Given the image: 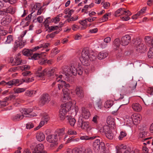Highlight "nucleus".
I'll use <instances>...</instances> for the list:
<instances>
[{
    "mask_svg": "<svg viewBox=\"0 0 153 153\" xmlns=\"http://www.w3.org/2000/svg\"><path fill=\"white\" fill-rule=\"evenodd\" d=\"M22 53L24 55L29 56L32 55L33 51L31 50L25 49L22 51Z\"/></svg>",
    "mask_w": 153,
    "mask_h": 153,
    "instance_id": "nucleus-30",
    "label": "nucleus"
},
{
    "mask_svg": "<svg viewBox=\"0 0 153 153\" xmlns=\"http://www.w3.org/2000/svg\"><path fill=\"white\" fill-rule=\"evenodd\" d=\"M13 41L12 36L10 35L7 36L6 41L5 42V44L10 43Z\"/></svg>",
    "mask_w": 153,
    "mask_h": 153,
    "instance_id": "nucleus-46",
    "label": "nucleus"
},
{
    "mask_svg": "<svg viewBox=\"0 0 153 153\" xmlns=\"http://www.w3.org/2000/svg\"><path fill=\"white\" fill-rule=\"evenodd\" d=\"M7 105L8 103L5 102V101H1L0 100V107H4Z\"/></svg>",
    "mask_w": 153,
    "mask_h": 153,
    "instance_id": "nucleus-61",
    "label": "nucleus"
},
{
    "mask_svg": "<svg viewBox=\"0 0 153 153\" xmlns=\"http://www.w3.org/2000/svg\"><path fill=\"white\" fill-rule=\"evenodd\" d=\"M111 127L108 125H104L103 127L99 129V131L102 135H104L107 133L111 131Z\"/></svg>",
    "mask_w": 153,
    "mask_h": 153,
    "instance_id": "nucleus-17",
    "label": "nucleus"
},
{
    "mask_svg": "<svg viewBox=\"0 0 153 153\" xmlns=\"http://www.w3.org/2000/svg\"><path fill=\"white\" fill-rule=\"evenodd\" d=\"M110 6V4L108 2L104 3L103 7L105 9H107Z\"/></svg>",
    "mask_w": 153,
    "mask_h": 153,
    "instance_id": "nucleus-64",
    "label": "nucleus"
},
{
    "mask_svg": "<svg viewBox=\"0 0 153 153\" xmlns=\"http://www.w3.org/2000/svg\"><path fill=\"white\" fill-rule=\"evenodd\" d=\"M141 119V116L139 114H134L131 116V120L134 122L138 123Z\"/></svg>",
    "mask_w": 153,
    "mask_h": 153,
    "instance_id": "nucleus-25",
    "label": "nucleus"
},
{
    "mask_svg": "<svg viewBox=\"0 0 153 153\" xmlns=\"http://www.w3.org/2000/svg\"><path fill=\"white\" fill-rule=\"evenodd\" d=\"M22 63V60L19 57L16 56L14 59V64L13 65H19Z\"/></svg>",
    "mask_w": 153,
    "mask_h": 153,
    "instance_id": "nucleus-31",
    "label": "nucleus"
},
{
    "mask_svg": "<svg viewBox=\"0 0 153 153\" xmlns=\"http://www.w3.org/2000/svg\"><path fill=\"white\" fill-rule=\"evenodd\" d=\"M16 81H17L16 83V86H19L20 85H21L22 83L23 82H24L23 80H25V79H15Z\"/></svg>",
    "mask_w": 153,
    "mask_h": 153,
    "instance_id": "nucleus-53",
    "label": "nucleus"
},
{
    "mask_svg": "<svg viewBox=\"0 0 153 153\" xmlns=\"http://www.w3.org/2000/svg\"><path fill=\"white\" fill-rule=\"evenodd\" d=\"M42 69V68L41 67H39L38 69L36 74L37 77L42 78V79H43V77L45 75V73L47 71L46 69H45L42 71H41Z\"/></svg>",
    "mask_w": 153,
    "mask_h": 153,
    "instance_id": "nucleus-22",
    "label": "nucleus"
},
{
    "mask_svg": "<svg viewBox=\"0 0 153 153\" xmlns=\"http://www.w3.org/2000/svg\"><path fill=\"white\" fill-rule=\"evenodd\" d=\"M88 122L84 121L82 119H79L78 121L77 125L78 127L82 129H87L89 127Z\"/></svg>",
    "mask_w": 153,
    "mask_h": 153,
    "instance_id": "nucleus-11",
    "label": "nucleus"
},
{
    "mask_svg": "<svg viewBox=\"0 0 153 153\" xmlns=\"http://www.w3.org/2000/svg\"><path fill=\"white\" fill-rule=\"evenodd\" d=\"M24 117L22 114H18L16 115H13L12 117V119L14 121H19L21 120Z\"/></svg>",
    "mask_w": 153,
    "mask_h": 153,
    "instance_id": "nucleus-27",
    "label": "nucleus"
},
{
    "mask_svg": "<svg viewBox=\"0 0 153 153\" xmlns=\"http://www.w3.org/2000/svg\"><path fill=\"white\" fill-rule=\"evenodd\" d=\"M65 89L64 88L63 90V95L62 98V100L63 102H66L67 101H69L70 99L69 97V94L68 91H65Z\"/></svg>",
    "mask_w": 153,
    "mask_h": 153,
    "instance_id": "nucleus-24",
    "label": "nucleus"
},
{
    "mask_svg": "<svg viewBox=\"0 0 153 153\" xmlns=\"http://www.w3.org/2000/svg\"><path fill=\"white\" fill-rule=\"evenodd\" d=\"M145 41L146 43L147 44H149L150 45V43H151V38L149 36H146L145 38Z\"/></svg>",
    "mask_w": 153,
    "mask_h": 153,
    "instance_id": "nucleus-52",
    "label": "nucleus"
},
{
    "mask_svg": "<svg viewBox=\"0 0 153 153\" xmlns=\"http://www.w3.org/2000/svg\"><path fill=\"white\" fill-rule=\"evenodd\" d=\"M126 133L125 131H121L120 133L119 136L118 137L119 139L120 140H122L123 138L126 136Z\"/></svg>",
    "mask_w": 153,
    "mask_h": 153,
    "instance_id": "nucleus-47",
    "label": "nucleus"
},
{
    "mask_svg": "<svg viewBox=\"0 0 153 153\" xmlns=\"http://www.w3.org/2000/svg\"><path fill=\"white\" fill-rule=\"evenodd\" d=\"M36 91L33 90H27L25 93V95L27 96L31 97L34 96L36 94Z\"/></svg>",
    "mask_w": 153,
    "mask_h": 153,
    "instance_id": "nucleus-34",
    "label": "nucleus"
},
{
    "mask_svg": "<svg viewBox=\"0 0 153 153\" xmlns=\"http://www.w3.org/2000/svg\"><path fill=\"white\" fill-rule=\"evenodd\" d=\"M68 134L69 135L76 134V132L75 131H74L71 129H69L68 131Z\"/></svg>",
    "mask_w": 153,
    "mask_h": 153,
    "instance_id": "nucleus-57",
    "label": "nucleus"
},
{
    "mask_svg": "<svg viewBox=\"0 0 153 153\" xmlns=\"http://www.w3.org/2000/svg\"><path fill=\"white\" fill-rule=\"evenodd\" d=\"M32 73L30 71H25L22 72V74L24 76H28L31 75Z\"/></svg>",
    "mask_w": 153,
    "mask_h": 153,
    "instance_id": "nucleus-55",
    "label": "nucleus"
},
{
    "mask_svg": "<svg viewBox=\"0 0 153 153\" xmlns=\"http://www.w3.org/2000/svg\"><path fill=\"white\" fill-rule=\"evenodd\" d=\"M36 138L39 141H41L44 140L45 139V136L43 133L41 132L39 133H38L37 134Z\"/></svg>",
    "mask_w": 153,
    "mask_h": 153,
    "instance_id": "nucleus-32",
    "label": "nucleus"
},
{
    "mask_svg": "<svg viewBox=\"0 0 153 153\" xmlns=\"http://www.w3.org/2000/svg\"><path fill=\"white\" fill-rule=\"evenodd\" d=\"M5 2H9L10 4H13L15 3L17 0H3Z\"/></svg>",
    "mask_w": 153,
    "mask_h": 153,
    "instance_id": "nucleus-60",
    "label": "nucleus"
},
{
    "mask_svg": "<svg viewBox=\"0 0 153 153\" xmlns=\"http://www.w3.org/2000/svg\"><path fill=\"white\" fill-rule=\"evenodd\" d=\"M131 36L128 35L123 36L121 38L120 43L123 46L127 45L130 41Z\"/></svg>",
    "mask_w": 153,
    "mask_h": 153,
    "instance_id": "nucleus-12",
    "label": "nucleus"
},
{
    "mask_svg": "<svg viewBox=\"0 0 153 153\" xmlns=\"http://www.w3.org/2000/svg\"><path fill=\"white\" fill-rule=\"evenodd\" d=\"M64 134V129L63 128L57 130L54 134L48 135L46 137V140L49 142L52 143L51 146L53 147L56 145L58 139L60 140L63 138L65 140L66 137Z\"/></svg>",
    "mask_w": 153,
    "mask_h": 153,
    "instance_id": "nucleus-3",
    "label": "nucleus"
},
{
    "mask_svg": "<svg viewBox=\"0 0 153 153\" xmlns=\"http://www.w3.org/2000/svg\"><path fill=\"white\" fill-rule=\"evenodd\" d=\"M44 149L43 145L42 144H39L37 145L33 149H32V152L33 153H43L44 152Z\"/></svg>",
    "mask_w": 153,
    "mask_h": 153,
    "instance_id": "nucleus-14",
    "label": "nucleus"
},
{
    "mask_svg": "<svg viewBox=\"0 0 153 153\" xmlns=\"http://www.w3.org/2000/svg\"><path fill=\"white\" fill-rule=\"evenodd\" d=\"M33 109L31 108H24L23 110L22 113L25 114L27 115V116H26L27 117H32L36 115V114L34 113V114H29L30 113H31Z\"/></svg>",
    "mask_w": 153,
    "mask_h": 153,
    "instance_id": "nucleus-19",
    "label": "nucleus"
},
{
    "mask_svg": "<svg viewBox=\"0 0 153 153\" xmlns=\"http://www.w3.org/2000/svg\"><path fill=\"white\" fill-rule=\"evenodd\" d=\"M16 80H15V79H13L7 82L6 85L9 88H10L12 87L13 85L16 86L17 81H16Z\"/></svg>",
    "mask_w": 153,
    "mask_h": 153,
    "instance_id": "nucleus-35",
    "label": "nucleus"
},
{
    "mask_svg": "<svg viewBox=\"0 0 153 153\" xmlns=\"http://www.w3.org/2000/svg\"><path fill=\"white\" fill-rule=\"evenodd\" d=\"M116 153H133L131 152V149L129 147H127L126 146L121 145L120 148L116 147Z\"/></svg>",
    "mask_w": 153,
    "mask_h": 153,
    "instance_id": "nucleus-7",
    "label": "nucleus"
},
{
    "mask_svg": "<svg viewBox=\"0 0 153 153\" xmlns=\"http://www.w3.org/2000/svg\"><path fill=\"white\" fill-rule=\"evenodd\" d=\"M141 16V15H140V13L138 12L137 13L134 15L132 16V19H136L138 18L139 16Z\"/></svg>",
    "mask_w": 153,
    "mask_h": 153,
    "instance_id": "nucleus-63",
    "label": "nucleus"
},
{
    "mask_svg": "<svg viewBox=\"0 0 153 153\" xmlns=\"http://www.w3.org/2000/svg\"><path fill=\"white\" fill-rule=\"evenodd\" d=\"M90 116V112L88 109L84 107L82 108L81 116L82 118L87 119L89 118Z\"/></svg>",
    "mask_w": 153,
    "mask_h": 153,
    "instance_id": "nucleus-15",
    "label": "nucleus"
},
{
    "mask_svg": "<svg viewBox=\"0 0 153 153\" xmlns=\"http://www.w3.org/2000/svg\"><path fill=\"white\" fill-rule=\"evenodd\" d=\"M62 14H61L57 15L56 17L53 18L51 20V21L52 22H54L55 23H57L60 20V17H62Z\"/></svg>",
    "mask_w": 153,
    "mask_h": 153,
    "instance_id": "nucleus-38",
    "label": "nucleus"
},
{
    "mask_svg": "<svg viewBox=\"0 0 153 153\" xmlns=\"http://www.w3.org/2000/svg\"><path fill=\"white\" fill-rule=\"evenodd\" d=\"M76 63H72L69 66H64L62 68L63 72H64V77L65 79L68 81H70V78L72 75L75 76L77 74L81 75L83 74V69L81 66L78 65L75 67Z\"/></svg>",
    "mask_w": 153,
    "mask_h": 153,
    "instance_id": "nucleus-1",
    "label": "nucleus"
},
{
    "mask_svg": "<svg viewBox=\"0 0 153 153\" xmlns=\"http://www.w3.org/2000/svg\"><path fill=\"white\" fill-rule=\"evenodd\" d=\"M75 92L76 94L80 98H82L84 97V92L82 88L80 87L77 86L75 88Z\"/></svg>",
    "mask_w": 153,
    "mask_h": 153,
    "instance_id": "nucleus-18",
    "label": "nucleus"
},
{
    "mask_svg": "<svg viewBox=\"0 0 153 153\" xmlns=\"http://www.w3.org/2000/svg\"><path fill=\"white\" fill-rule=\"evenodd\" d=\"M132 107L133 110L136 112H140L142 109L141 106L138 103H133Z\"/></svg>",
    "mask_w": 153,
    "mask_h": 153,
    "instance_id": "nucleus-26",
    "label": "nucleus"
},
{
    "mask_svg": "<svg viewBox=\"0 0 153 153\" xmlns=\"http://www.w3.org/2000/svg\"><path fill=\"white\" fill-rule=\"evenodd\" d=\"M24 82H32L34 80V78L33 77L31 78H27L25 79V80H23Z\"/></svg>",
    "mask_w": 153,
    "mask_h": 153,
    "instance_id": "nucleus-59",
    "label": "nucleus"
},
{
    "mask_svg": "<svg viewBox=\"0 0 153 153\" xmlns=\"http://www.w3.org/2000/svg\"><path fill=\"white\" fill-rule=\"evenodd\" d=\"M34 126V125L32 123H28L27 124L26 128L27 129H30L33 128Z\"/></svg>",
    "mask_w": 153,
    "mask_h": 153,
    "instance_id": "nucleus-54",
    "label": "nucleus"
},
{
    "mask_svg": "<svg viewBox=\"0 0 153 153\" xmlns=\"http://www.w3.org/2000/svg\"><path fill=\"white\" fill-rule=\"evenodd\" d=\"M72 151L73 153H83L84 150L82 149V148L78 149L76 148L74 149Z\"/></svg>",
    "mask_w": 153,
    "mask_h": 153,
    "instance_id": "nucleus-43",
    "label": "nucleus"
},
{
    "mask_svg": "<svg viewBox=\"0 0 153 153\" xmlns=\"http://www.w3.org/2000/svg\"><path fill=\"white\" fill-rule=\"evenodd\" d=\"M57 70L58 69L56 68H51L48 71V75L49 76H53V77L56 80V76L55 75H57L59 76L58 74H56L57 71Z\"/></svg>",
    "mask_w": 153,
    "mask_h": 153,
    "instance_id": "nucleus-21",
    "label": "nucleus"
},
{
    "mask_svg": "<svg viewBox=\"0 0 153 153\" xmlns=\"http://www.w3.org/2000/svg\"><path fill=\"white\" fill-rule=\"evenodd\" d=\"M27 30L23 31L22 34L18 38L19 40H16L15 41V43L16 45H15L14 48H16L19 47L20 48H23L25 45L26 41L23 40V38L26 34Z\"/></svg>",
    "mask_w": 153,
    "mask_h": 153,
    "instance_id": "nucleus-6",
    "label": "nucleus"
},
{
    "mask_svg": "<svg viewBox=\"0 0 153 153\" xmlns=\"http://www.w3.org/2000/svg\"><path fill=\"white\" fill-rule=\"evenodd\" d=\"M30 67L29 65H25L22 66H18L16 68H20V70L22 71H26L29 70L30 68Z\"/></svg>",
    "mask_w": 153,
    "mask_h": 153,
    "instance_id": "nucleus-42",
    "label": "nucleus"
},
{
    "mask_svg": "<svg viewBox=\"0 0 153 153\" xmlns=\"http://www.w3.org/2000/svg\"><path fill=\"white\" fill-rule=\"evenodd\" d=\"M64 72L63 73L64 74ZM56 76V81L57 82H61V83L58 84V88L60 90V88H63L64 86L65 88L66 89H65V91H68V88L70 87L69 84L66 83L65 81H62V79L63 77L65 79L64 77V75H62L61 74H60L58 76L57 75H55Z\"/></svg>",
    "mask_w": 153,
    "mask_h": 153,
    "instance_id": "nucleus-5",
    "label": "nucleus"
},
{
    "mask_svg": "<svg viewBox=\"0 0 153 153\" xmlns=\"http://www.w3.org/2000/svg\"><path fill=\"white\" fill-rule=\"evenodd\" d=\"M111 15V13H107L105 14L103 16L101 19H100V21L101 22H104L107 21L108 19V16Z\"/></svg>",
    "mask_w": 153,
    "mask_h": 153,
    "instance_id": "nucleus-40",
    "label": "nucleus"
},
{
    "mask_svg": "<svg viewBox=\"0 0 153 153\" xmlns=\"http://www.w3.org/2000/svg\"><path fill=\"white\" fill-rule=\"evenodd\" d=\"M49 119V117L47 115H44L42 118V120L39 125L34 128V130H36L39 129L45 124L47 123Z\"/></svg>",
    "mask_w": 153,
    "mask_h": 153,
    "instance_id": "nucleus-10",
    "label": "nucleus"
},
{
    "mask_svg": "<svg viewBox=\"0 0 153 153\" xmlns=\"http://www.w3.org/2000/svg\"><path fill=\"white\" fill-rule=\"evenodd\" d=\"M82 149L84 150L83 153H92V150L90 148H87L85 149L84 148H82Z\"/></svg>",
    "mask_w": 153,
    "mask_h": 153,
    "instance_id": "nucleus-62",
    "label": "nucleus"
},
{
    "mask_svg": "<svg viewBox=\"0 0 153 153\" xmlns=\"http://www.w3.org/2000/svg\"><path fill=\"white\" fill-rule=\"evenodd\" d=\"M97 58L95 53L91 50H89L87 48H84L82 52L81 61L84 66H88L90 61L95 60Z\"/></svg>",
    "mask_w": 153,
    "mask_h": 153,
    "instance_id": "nucleus-2",
    "label": "nucleus"
},
{
    "mask_svg": "<svg viewBox=\"0 0 153 153\" xmlns=\"http://www.w3.org/2000/svg\"><path fill=\"white\" fill-rule=\"evenodd\" d=\"M113 102L112 100H108L105 103L104 106L106 108H110L113 104Z\"/></svg>",
    "mask_w": 153,
    "mask_h": 153,
    "instance_id": "nucleus-36",
    "label": "nucleus"
},
{
    "mask_svg": "<svg viewBox=\"0 0 153 153\" xmlns=\"http://www.w3.org/2000/svg\"><path fill=\"white\" fill-rule=\"evenodd\" d=\"M4 12H5V14L6 13H10L11 14H13L15 12V9L14 8L10 6L7 7L6 9L4 10Z\"/></svg>",
    "mask_w": 153,
    "mask_h": 153,
    "instance_id": "nucleus-29",
    "label": "nucleus"
},
{
    "mask_svg": "<svg viewBox=\"0 0 153 153\" xmlns=\"http://www.w3.org/2000/svg\"><path fill=\"white\" fill-rule=\"evenodd\" d=\"M107 123L108 126L111 127V128H115V120L111 116H109L107 118Z\"/></svg>",
    "mask_w": 153,
    "mask_h": 153,
    "instance_id": "nucleus-16",
    "label": "nucleus"
},
{
    "mask_svg": "<svg viewBox=\"0 0 153 153\" xmlns=\"http://www.w3.org/2000/svg\"><path fill=\"white\" fill-rule=\"evenodd\" d=\"M108 55V53L104 51L100 52L97 55V58L99 59H102L106 57Z\"/></svg>",
    "mask_w": 153,
    "mask_h": 153,
    "instance_id": "nucleus-28",
    "label": "nucleus"
},
{
    "mask_svg": "<svg viewBox=\"0 0 153 153\" xmlns=\"http://www.w3.org/2000/svg\"><path fill=\"white\" fill-rule=\"evenodd\" d=\"M40 99L39 102L41 106L43 105L46 103H48L51 100L50 96L47 94L42 95Z\"/></svg>",
    "mask_w": 153,
    "mask_h": 153,
    "instance_id": "nucleus-9",
    "label": "nucleus"
},
{
    "mask_svg": "<svg viewBox=\"0 0 153 153\" xmlns=\"http://www.w3.org/2000/svg\"><path fill=\"white\" fill-rule=\"evenodd\" d=\"M39 60L38 61V62L40 65H44L46 63L47 59L43 58L42 57V56L41 58H39Z\"/></svg>",
    "mask_w": 153,
    "mask_h": 153,
    "instance_id": "nucleus-48",
    "label": "nucleus"
},
{
    "mask_svg": "<svg viewBox=\"0 0 153 153\" xmlns=\"http://www.w3.org/2000/svg\"><path fill=\"white\" fill-rule=\"evenodd\" d=\"M120 40L119 39H115L113 42V48L115 51L119 49L120 46Z\"/></svg>",
    "mask_w": 153,
    "mask_h": 153,
    "instance_id": "nucleus-23",
    "label": "nucleus"
},
{
    "mask_svg": "<svg viewBox=\"0 0 153 153\" xmlns=\"http://www.w3.org/2000/svg\"><path fill=\"white\" fill-rule=\"evenodd\" d=\"M137 83L136 81H132L129 84L128 90L129 92H132L136 88Z\"/></svg>",
    "mask_w": 153,
    "mask_h": 153,
    "instance_id": "nucleus-20",
    "label": "nucleus"
},
{
    "mask_svg": "<svg viewBox=\"0 0 153 153\" xmlns=\"http://www.w3.org/2000/svg\"><path fill=\"white\" fill-rule=\"evenodd\" d=\"M97 136H93L92 137H89L87 136H82L80 137V139L81 140H92L96 138Z\"/></svg>",
    "mask_w": 153,
    "mask_h": 153,
    "instance_id": "nucleus-39",
    "label": "nucleus"
},
{
    "mask_svg": "<svg viewBox=\"0 0 153 153\" xmlns=\"http://www.w3.org/2000/svg\"><path fill=\"white\" fill-rule=\"evenodd\" d=\"M67 117L68 118L67 119L70 125L72 126H74L76 122L75 119L70 116Z\"/></svg>",
    "mask_w": 153,
    "mask_h": 153,
    "instance_id": "nucleus-33",
    "label": "nucleus"
},
{
    "mask_svg": "<svg viewBox=\"0 0 153 153\" xmlns=\"http://www.w3.org/2000/svg\"><path fill=\"white\" fill-rule=\"evenodd\" d=\"M50 19V17L47 18L44 22V23L46 27H49V23L50 22H49L48 19Z\"/></svg>",
    "mask_w": 153,
    "mask_h": 153,
    "instance_id": "nucleus-56",
    "label": "nucleus"
},
{
    "mask_svg": "<svg viewBox=\"0 0 153 153\" xmlns=\"http://www.w3.org/2000/svg\"><path fill=\"white\" fill-rule=\"evenodd\" d=\"M135 44L136 45V50L140 52H143L146 49V46L140 41L137 42V44Z\"/></svg>",
    "mask_w": 153,
    "mask_h": 153,
    "instance_id": "nucleus-13",
    "label": "nucleus"
},
{
    "mask_svg": "<svg viewBox=\"0 0 153 153\" xmlns=\"http://www.w3.org/2000/svg\"><path fill=\"white\" fill-rule=\"evenodd\" d=\"M105 146L104 143L100 142V140L98 139H96L93 144V149L95 152H97L100 149H102Z\"/></svg>",
    "mask_w": 153,
    "mask_h": 153,
    "instance_id": "nucleus-8",
    "label": "nucleus"
},
{
    "mask_svg": "<svg viewBox=\"0 0 153 153\" xmlns=\"http://www.w3.org/2000/svg\"><path fill=\"white\" fill-rule=\"evenodd\" d=\"M147 135V132L144 131L140 133L139 137L140 138H143L146 137Z\"/></svg>",
    "mask_w": 153,
    "mask_h": 153,
    "instance_id": "nucleus-51",
    "label": "nucleus"
},
{
    "mask_svg": "<svg viewBox=\"0 0 153 153\" xmlns=\"http://www.w3.org/2000/svg\"><path fill=\"white\" fill-rule=\"evenodd\" d=\"M42 57V55L39 53L34 54L32 56H31V59L34 60L38 59L39 58H41Z\"/></svg>",
    "mask_w": 153,
    "mask_h": 153,
    "instance_id": "nucleus-44",
    "label": "nucleus"
},
{
    "mask_svg": "<svg viewBox=\"0 0 153 153\" xmlns=\"http://www.w3.org/2000/svg\"><path fill=\"white\" fill-rule=\"evenodd\" d=\"M72 102L69 101L61 106V108L59 112V117L61 120H63L65 118V115L68 112L71 108Z\"/></svg>",
    "mask_w": 153,
    "mask_h": 153,
    "instance_id": "nucleus-4",
    "label": "nucleus"
},
{
    "mask_svg": "<svg viewBox=\"0 0 153 153\" xmlns=\"http://www.w3.org/2000/svg\"><path fill=\"white\" fill-rule=\"evenodd\" d=\"M99 119V117L97 115H95L93 117L92 121L94 123L97 124L98 123V120Z\"/></svg>",
    "mask_w": 153,
    "mask_h": 153,
    "instance_id": "nucleus-50",
    "label": "nucleus"
},
{
    "mask_svg": "<svg viewBox=\"0 0 153 153\" xmlns=\"http://www.w3.org/2000/svg\"><path fill=\"white\" fill-rule=\"evenodd\" d=\"M107 138L109 139L112 140L114 137V134L112 131H111L105 134Z\"/></svg>",
    "mask_w": 153,
    "mask_h": 153,
    "instance_id": "nucleus-41",
    "label": "nucleus"
},
{
    "mask_svg": "<svg viewBox=\"0 0 153 153\" xmlns=\"http://www.w3.org/2000/svg\"><path fill=\"white\" fill-rule=\"evenodd\" d=\"M11 19L6 18H3L1 21V24L2 25H5L8 24L11 21Z\"/></svg>",
    "mask_w": 153,
    "mask_h": 153,
    "instance_id": "nucleus-37",
    "label": "nucleus"
},
{
    "mask_svg": "<svg viewBox=\"0 0 153 153\" xmlns=\"http://www.w3.org/2000/svg\"><path fill=\"white\" fill-rule=\"evenodd\" d=\"M148 56L149 58H153V48H150L148 53Z\"/></svg>",
    "mask_w": 153,
    "mask_h": 153,
    "instance_id": "nucleus-49",
    "label": "nucleus"
},
{
    "mask_svg": "<svg viewBox=\"0 0 153 153\" xmlns=\"http://www.w3.org/2000/svg\"><path fill=\"white\" fill-rule=\"evenodd\" d=\"M122 8H120L117 10L114 14V16L116 17L118 16L121 15V10Z\"/></svg>",
    "mask_w": 153,
    "mask_h": 153,
    "instance_id": "nucleus-58",
    "label": "nucleus"
},
{
    "mask_svg": "<svg viewBox=\"0 0 153 153\" xmlns=\"http://www.w3.org/2000/svg\"><path fill=\"white\" fill-rule=\"evenodd\" d=\"M25 89L24 88H17L13 89L15 93H19L25 91Z\"/></svg>",
    "mask_w": 153,
    "mask_h": 153,
    "instance_id": "nucleus-45",
    "label": "nucleus"
}]
</instances>
